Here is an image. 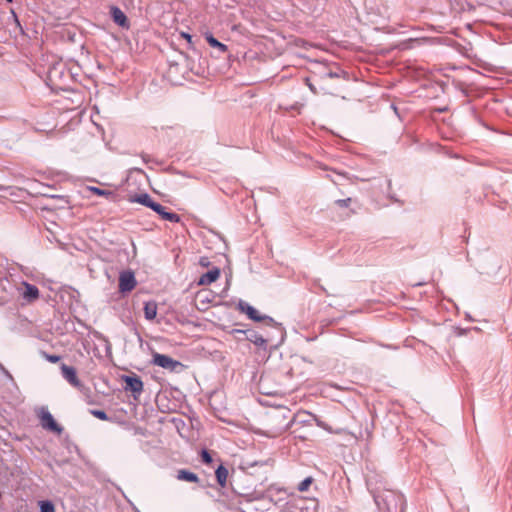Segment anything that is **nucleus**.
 <instances>
[{
    "instance_id": "nucleus-30",
    "label": "nucleus",
    "mask_w": 512,
    "mask_h": 512,
    "mask_svg": "<svg viewBox=\"0 0 512 512\" xmlns=\"http://www.w3.org/2000/svg\"><path fill=\"white\" fill-rule=\"evenodd\" d=\"M308 86L313 93H317L316 88L312 84H308Z\"/></svg>"
},
{
    "instance_id": "nucleus-23",
    "label": "nucleus",
    "mask_w": 512,
    "mask_h": 512,
    "mask_svg": "<svg viewBox=\"0 0 512 512\" xmlns=\"http://www.w3.org/2000/svg\"><path fill=\"white\" fill-rule=\"evenodd\" d=\"M201 459H202V462L205 464L212 463V457H211L210 453L205 449H203L201 452Z\"/></svg>"
},
{
    "instance_id": "nucleus-26",
    "label": "nucleus",
    "mask_w": 512,
    "mask_h": 512,
    "mask_svg": "<svg viewBox=\"0 0 512 512\" xmlns=\"http://www.w3.org/2000/svg\"><path fill=\"white\" fill-rule=\"evenodd\" d=\"M325 75H326L327 77H329V78H338V77H339V73H337V72H332V71H330V72L326 73Z\"/></svg>"
},
{
    "instance_id": "nucleus-6",
    "label": "nucleus",
    "mask_w": 512,
    "mask_h": 512,
    "mask_svg": "<svg viewBox=\"0 0 512 512\" xmlns=\"http://www.w3.org/2000/svg\"><path fill=\"white\" fill-rule=\"evenodd\" d=\"M61 374L63 378L74 388L78 389L79 391H82L84 389V384L79 380L77 376L76 369L72 366H68L66 364H62L61 367Z\"/></svg>"
},
{
    "instance_id": "nucleus-22",
    "label": "nucleus",
    "mask_w": 512,
    "mask_h": 512,
    "mask_svg": "<svg viewBox=\"0 0 512 512\" xmlns=\"http://www.w3.org/2000/svg\"><path fill=\"white\" fill-rule=\"evenodd\" d=\"M91 414L94 417H96V418H98L100 420H103V421H106V420L109 419L107 413L105 411H103V410H91Z\"/></svg>"
},
{
    "instance_id": "nucleus-1",
    "label": "nucleus",
    "mask_w": 512,
    "mask_h": 512,
    "mask_svg": "<svg viewBox=\"0 0 512 512\" xmlns=\"http://www.w3.org/2000/svg\"><path fill=\"white\" fill-rule=\"evenodd\" d=\"M374 501L380 512H403L404 496L396 491L385 490L373 494Z\"/></svg>"
},
{
    "instance_id": "nucleus-13",
    "label": "nucleus",
    "mask_w": 512,
    "mask_h": 512,
    "mask_svg": "<svg viewBox=\"0 0 512 512\" xmlns=\"http://www.w3.org/2000/svg\"><path fill=\"white\" fill-rule=\"evenodd\" d=\"M157 207L159 209L156 208L152 210L156 212L158 215H160L162 219L173 223H177L180 221V216L178 214L166 211L165 207L162 206L160 203H157Z\"/></svg>"
},
{
    "instance_id": "nucleus-4",
    "label": "nucleus",
    "mask_w": 512,
    "mask_h": 512,
    "mask_svg": "<svg viewBox=\"0 0 512 512\" xmlns=\"http://www.w3.org/2000/svg\"><path fill=\"white\" fill-rule=\"evenodd\" d=\"M152 363L171 372H177L183 368V364L168 355L154 353Z\"/></svg>"
},
{
    "instance_id": "nucleus-10",
    "label": "nucleus",
    "mask_w": 512,
    "mask_h": 512,
    "mask_svg": "<svg viewBox=\"0 0 512 512\" xmlns=\"http://www.w3.org/2000/svg\"><path fill=\"white\" fill-rule=\"evenodd\" d=\"M136 280L132 273H122L119 278V289L121 292H129L134 289Z\"/></svg>"
},
{
    "instance_id": "nucleus-19",
    "label": "nucleus",
    "mask_w": 512,
    "mask_h": 512,
    "mask_svg": "<svg viewBox=\"0 0 512 512\" xmlns=\"http://www.w3.org/2000/svg\"><path fill=\"white\" fill-rule=\"evenodd\" d=\"M87 189L89 191H91L92 193L98 195V196H104V197H112L114 195V193L110 190H104V189H100L98 187H95V186H88Z\"/></svg>"
},
{
    "instance_id": "nucleus-20",
    "label": "nucleus",
    "mask_w": 512,
    "mask_h": 512,
    "mask_svg": "<svg viewBox=\"0 0 512 512\" xmlns=\"http://www.w3.org/2000/svg\"><path fill=\"white\" fill-rule=\"evenodd\" d=\"M39 506L40 512H55V507L51 501H40Z\"/></svg>"
},
{
    "instance_id": "nucleus-25",
    "label": "nucleus",
    "mask_w": 512,
    "mask_h": 512,
    "mask_svg": "<svg viewBox=\"0 0 512 512\" xmlns=\"http://www.w3.org/2000/svg\"><path fill=\"white\" fill-rule=\"evenodd\" d=\"M47 360L51 363H57L60 360V356L58 355H47Z\"/></svg>"
},
{
    "instance_id": "nucleus-9",
    "label": "nucleus",
    "mask_w": 512,
    "mask_h": 512,
    "mask_svg": "<svg viewBox=\"0 0 512 512\" xmlns=\"http://www.w3.org/2000/svg\"><path fill=\"white\" fill-rule=\"evenodd\" d=\"M110 15L115 24L125 29L129 28L130 24L128 18L119 7L111 6Z\"/></svg>"
},
{
    "instance_id": "nucleus-16",
    "label": "nucleus",
    "mask_w": 512,
    "mask_h": 512,
    "mask_svg": "<svg viewBox=\"0 0 512 512\" xmlns=\"http://www.w3.org/2000/svg\"><path fill=\"white\" fill-rule=\"evenodd\" d=\"M205 39L211 47L218 49L219 52L226 53L228 51L227 45L218 41L211 33H206Z\"/></svg>"
},
{
    "instance_id": "nucleus-29",
    "label": "nucleus",
    "mask_w": 512,
    "mask_h": 512,
    "mask_svg": "<svg viewBox=\"0 0 512 512\" xmlns=\"http://www.w3.org/2000/svg\"><path fill=\"white\" fill-rule=\"evenodd\" d=\"M181 36L185 38L188 42H191L192 37L190 34L183 32Z\"/></svg>"
},
{
    "instance_id": "nucleus-18",
    "label": "nucleus",
    "mask_w": 512,
    "mask_h": 512,
    "mask_svg": "<svg viewBox=\"0 0 512 512\" xmlns=\"http://www.w3.org/2000/svg\"><path fill=\"white\" fill-rule=\"evenodd\" d=\"M215 474H216V479H217L218 484L221 487H225L226 482H227V477H228L227 468H225L223 465H219L215 471Z\"/></svg>"
},
{
    "instance_id": "nucleus-27",
    "label": "nucleus",
    "mask_w": 512,
    "mask_h": 512,
    "mask_svg": "<svg viewBox=\"0 0 512 512\" xmlns=\"http://www.w3.org/2000/svg\"><path fill=\"white\" fill-rule=\"evenodd\" d=\"M199 263H200V265H202V266H208V265H209L208 258H206V257H202V258H200Z\"/></svg>"
},
{
    "instance_id": "nucleus-3",
    "label": "nucleus",
    "mask_w": 512,
    "mask_h": 512,
    "mask_svg": "<svg viewBox=\"0 0 512 512\" xmlns=\"http://www.w3.org/2000/svg\"><path fill=\"white\" fill-rule=\"evenodd\" d=\"M238 309L242 313H245L249 317V319H251L253 321H256V322L266 321L267 324L270 326H274L277 324L275 322V320L273 318H271L270 316L260 315L258 310H256L253 306H251L250 304H248L245 301H242V300L239 301Z\"/></svg>"
},
{
    "instance_id": "nucleus-17",
    "label": "nucleus",
    "mask_w": 512,
    "mask_h": 512,
    "mask_svg": "<svg viewBox=\"0 0 512 512\" xmlns=\"http://www.w3.org/2000/svg\"><path fill=\"white\" fill-rule=\"evenodd\" d=\"M177 479L192 483H196L199 481V477L197 476V474L185 469H181L177 472Z\"/></svg>"
},
{
    "instance_id": "nucleus-11",
    "label": "nucleus",
    "mask_w": 512,
    "mask_h": 512,
    "mask_svg": "<svg viewBox=\"0 0 512 512\" xmlns=\"http://www.w3.org/2000/svg\"><path fill=\"white\" fill-rule=\"evenodd\" d=\"M220 276V269L217 267H214L213 269L209 270L208 272L202 274L198 280L199 285H209L213 282H215Z\"/></svg>"
},
{
    "instance_id": "nucleus-12",
    "label": "nucleus",
    "mask_w": 512,
    "mask_h": 512,
    "mask_svg": "<svg viewBox=\"0 0 512 512\" xmlns=\"http://www.w3.org/2000/svg\"><path fill=\"white\" fill-rule=\"evenodd\" d=\"M130 201L139 203L141 205L149 207L150 209H159L157 207V202L153 201V199L147 193L136 195L135 197L131 198Z\"/></svg>"
},
{
    "instance_id": "nucleus-14",
    "label": "nucleus",
    "mask_w": 512,
    "mask_h": 512,
    "mask_svg": "<svg viewBox=\"0 0 512 512\" xmlns=\"http://www.w3.org/2000/svg\"><path fill=\"white\" fill-rule=\"evenodd\" d=\"M158 306L155 301H148L144 303V316L146 320L152 321L157 316Z\"/></svg>"
},
{
    "instance_id": "nucleus-15",
    "label": "nucleus",
    "mask_w": 512,
    "mask_h": 512,
    "mask_svg": "<svg viewBox=\"0 0 512 512\" xmlns=\"http://www.w3.org/2000/svg\"><path fill=\"white\" fill-rule=\"evenodd\" d=\"M237 331L238 332H242V333H246L247 340H249L250 342H252L256 346L262 347L267 342L260 334H258L255 331H252V330H248V331L237 330Z\"/></svg>"
},
{
    "instance_id": "nucleus-24",
    "label": "nucleus",
    "mask_w": 512,
    "mask_h": 512,
    "mask_svg": "<svg viewBox=\"0 0 512 512\" xmlns=\"http://www.w3.org/2000/svg\"><path fill=\"white\" fill-rule=\"evenodd\" d=\"M350 202H351V198L336 200V204L340 207H347L350 204Z\"/></svg>"
},
{
    "instance_id": "nucleus-28",
    "label": "nucleus",
    "mask_w": 512,
    "mask_h": 512,
    "mask_svg": "<svg viewBox=\"0 0 512 512\" xmlns=\"http://www.w3.org/2000/svg\"><path fill=\"white\" fill-rule=\"evenodd\" d=\"M0 369H1V371H3L5 376H7L8 378L12 379L11 374L3 367V365L1 363H0Z\"/></svg>"
},
{
    "instance_id": "nucleus-7",
    "label": "nucleus",
    "mask_w": 512,
    "mask_h": 512,
    "mask_svg": "<svg viewBox=\"0 0 512 512\" xmlns=\"http://www.w3.org/2000/svg\"><path fill=\"white\" fill-rule=\"evenodd\" d=\"M41 426L49 431H53L57 434H61L63 428L55 421L52 414L47 409H42L40 414Z\"/></svg>"
},
{
    "instance_id": "nucleus-21",
    "label": "nucleus",
    "mask_w": 512,
    "mask_h": 512,
    "mask_svg": "<svg viewBox=\"0 0 512 512\" xmlns=\"http://www.w3.org/2000/svg\"><path fill=\"white\" fill-rule=\"evenodd\" d=\"M313 482V478L312 477H307L305 478L303 481H301L298 485V490L300 492H305L309 489L311 483Z\"/></svg>"
},
{
    "instance_id": "nucleus-8",
    "label": "nucleus",
    "mask_w": 512,
    "mask_h": 512,
    "mask_svg": "<svg viewBox=\"0 0 512 512\" xmlns=\"http://www.w3.org/2000/svg\"><path fill=\"white\" fill-rule=\"evenodd\" d=\"M125 382V390L131 391L135 398H137L143 391V382L138 376H123Z\"/></svg>"
},
{
    "instance_id": "nucleus-2",
    "label": "nucleus",
    "mask_w": 512,
    "mask_h": 512,
    "mask_svg": "<svg viewBox=\"0 0 512 512\" xmlns=\"http://www.w3.org/2000/svg\"><path fill=\"white\" fill-rule=\"evenodd\" d=\"M18 286L7 277L0 278V304L11 302L17 295Z\"/></svg>"
},
{
    "instance_id": "nucleus-5",
    "label": "nucleus",
    "mask_w": 512,
    "mask_h": 512,
    "mask_svg": "<svg viewBox=\"0 0 512 512\" xmlns=\"http://www.w3.org/2000/svg\"><path fill=\"white\" fill-rule=\"evenodd\" d=\"M17 294L27 304L35 302L40 296L39 289L26 281H22L20 286H18Z\"/></svg>"
}]
</instances>
